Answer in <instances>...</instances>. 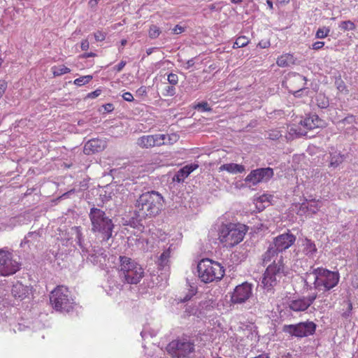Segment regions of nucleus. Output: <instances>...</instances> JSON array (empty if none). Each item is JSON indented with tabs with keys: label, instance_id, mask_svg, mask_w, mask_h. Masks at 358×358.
Wrapping results in <instances>:
<instances>
[{
	"label": "nucleus",
	"instance_id": "59",
	"mask_svg": "<svg viewBox=\"0 0 358 358\" xmlns=\"http://www.w3.org/2000/svg\"><path fill=\"white\" fill-rule=\"evenodd\" d=\"M95 56H96V54L91 52L83 54L82 55H80V57L81 58H87V57H95Z\"/></svg>",
	"mask_w": 358,
	"mask_h": 358
},
{
	"label": "nucleus",
	"instance_id": "20",
	"mask_svg": "<svg viewBox=\"0 0 358 358\" xmlns=\"http://www.w3.org/2000/svg\"><path fill=\"white\" fill-rule=\"evenodd\" d=\"M318 267H310V270L307 271L303 277V289L306 292L312 291L313 289L317 290L318 284Z\"/></svg>",
	"mask_w": 358,
	"mask_h": 358
},
{
	"label": "nucleus",
	"instance_id": "50",
	"mask_svg": "<svg viewBox=\"0 0 358 358\" xmlns=\"http://www.w3.org/2000/svg\"><path fill=\"white\" fill-rule=\"evenodd\" d=\"M271 43L269 41H261L259 42L257 46L261 48H266L270 46Z\"/></svg>",
	"mask_w": 358,
	"mask_h": 358
},
{
	"label": "nucleus",
	"instance_id": "60",
	"mask_svg": "<svg viewBox=\"0 0 358 358\" xmlns=\"http://www.w3.org/2000/svg\"><path fill=\"white\" fill-rule=\"evenodd\" d=\"M7 83L5 80H0V90H6Z\"/></svg>",
	"mask_w": 358,
	"mask_h": 358
},
{
	"label": "nucleus",
	"instance_id": "32",
	"mask_svg": "<svg viewBox=\"0 0 358 358\" xmlns=\"http://www.w3.org/2000/svg\"><path fill=\"white\" fill-rule=\"evenodd\" d=\"M170 257V248L164 250L157 261V265L160 269H164L168 266Z\"/></svg>",
	"mask_w": 358,
	"mask_h": 358
},
{
	"label": "nucleus",
	"instance_id": "52",
	"mask_svg": "<svg viewBox=\"0 0 358 358\" xmlns=\"http://www.w3.org/2000/svg\"><path fill=\"white\" fill-rule=\"evenodd\" d=\"M90 47V43L87 40H83L81 42L80 48L82 50H87Z\"/></svg>",
	"mask_w": 358,
	"mask_h": 358
},
{
	"label": "nucleus",
	"instance_id": "18",
	"mask_svg": "<svg viewBox=\"0 0 358 358\" xmlns=\"http://www.w3.org/2000/svg\"><path fill=\"white\" fill-rule=\"evenodd\" d=\"M90 248L89 252H85V255H83V257H86L87 259L94 265L103 264L107 257L106 251L99 245L90 246Z\"/></svg>",
	"mask_w": 358,
	"mask_h": 358
},
{
	"label": "nucleus",
	"instance_id": "33",
	"mask_svg": "<svg viewBox=\"0 0 358 358\" xmlns=\"http://www.w3.org/2000/svg\"><path fill=\"white\" fill-rule=\"evenodd\" d=\"M51 69L54 76H59L70 71V69L64 65L54 66Z\"/></svg>",
	"mask_w": 358,
	"mask_h": 358
},
{
	"label": "nucleus",
	"instance_id": "19",
	"mask_svg": "<svg viewBox=\"0 0 358 358\" xmlns=\"http://www.w3.org/2000/svg\"><path fill=\"white\" fill-rule=\"evenodd\" d=\"M317 296V293H312L306 297L292 300L289 303V308L295 312L305 311L313 304Z\"/></svg>",
	"mask_w": 358,
	"mask_h": 358
},
{
	"label": "nucleus",
	"instance_id": "38",
	"mask_svg": "<svg viewBox=\"0 0 358 358\" xmlns=\"http://www.w3.org/2000/svg\"><path fill=\"white\" fill-rule=\"evenodd\" d=\"M77 243L78 244V245L80 246V248L82 250V255H85V252H89V248H87L86 246V245L84 244V241H83V238L82 237V234L80 233H78V235H77Z\"/></svg>",
	"mask_w": 358,
	"mask_h": 358
},
{
	"label": "nucleus",
	"instance_id": "23",
	"mask_svg": "<svg viewBox=\"0 0 358 358\" xmlns=\"http://www.w3.org/2000/svg\"><path fill=\"white\" fill-rule=\"evenodd\" d=\"M120 265V277L123 278V275H126L127 273L134 268V266H137L138 264L131 258L125 256H120L119 257Z\"/></svg>",
	"mask_w": 358,
	"mask_h": 358
},
{
	"label": "nucleus",
	"instance_id": "40",
	"mask_svg": "<svg viewBox=\"0 0 358 358\" xmlns=\"http://www.w3.org/2000/svg\"><path fill=\"white\" fill-rule=\"evenodd\" d=\"M194 108L199 112H207L211 110V108L208 106V103L205 101L198 103L194 106Z\"/></svg>",
	"mask_w": 358,
	"mask_h": 358
},
{
	"label": "nucleus",
	"instance_id": "61",
	"mask_svg": "<svg viewBox=\"0 0 358 358\" xmlns=\"http://www.w3.org/2000/svg\"><path fill=\"white\" fill-rule=\"evenodd\" d=\"M279 358H292V355L289 352H287L281 355Z\"/></svg>",
	"mask_w": 358,
	"mask_h": 358
},
{
	"label": "nucleus",
	"instance_id": "16",
	"mask_svg": "<svg viewBox=\"0 0 358 358\" xmlns=\"http://www.w3.org/2000/svg\"><path fill=\"white\" fill-rule=\"evenodd\" d=\"M295 241L296 236L288 231L274 238L271 245L278 252H282L292 246Z\"/></svg>",
	"mask_w": 358,
	"mask_h": 358
},
{
	"label": "nucleus",
	"instance_id": "47",
	"mask_svg": "<svg viewBox=\"0 0 358 358\" xmlns=\"http://www.w3.org/2000/svg\"><path fill=\"white\" fill-rule=\"evenodd\" d=\"M185 30V27H182L179 24H177L175 26V27L172 29V33L173 34H180L182 32H184Z\"/></svg>",
	"mask_w": 358,
	"mask_h": 358
},
{
	"label": "nucleus",
	"instance_id": "4",
	"mask_svg": "<svg viewBox=\"0 0 358 358\" xmlns=\"http://www.w3.org/2000/svg\"><path fill=\"white\" fill-rule=\"evenodd\" d=\"M198 277L205 283L220 280L224 275V267L218 262L203 259L197 264Z\"/></svg>",
	"mask_w": 358,
	"mask_h": 358
},
{
	"label": "nucleus",
	"instance_id": "64",
	"mask_svg": "<svg viewBox=\"0 0 358 358\" xmlns=\"http://www.w3.org/2000/svg\"><path fill=\"white\" fill-rule=\"evenodd\" d=\"M243 1V0H231V2L234 4H239Z\"/></svg>",
	"mask_w": 358,
	"mask_h": 358
},
{
	"label": "nucleus",
	"instance_id": "45",
	"mask_svg": "<svg viewBox=\"0 0 358 358\" xmlns=\"http://www.w3.org/2000/svg\"><path fill=\"white\" fill-rule=\"evenodd\" d=\"M147 94V91H136L135 101H141Z\"/></svg>",
	"mask_w": 358,
	"mask_h": 358
},
{
	"label": "nucleus",
	"instance_id": "21",
	"mask_svg": "<svg viewBox=\"0 0 358 358\" xmlns=\"http://www.w3.org/2000/svg\"><path fill=\"white\" fill-rule=\"evenodd\" d=\"M106 148V142L101 139L93 138L88 141L85 146L83 152L90 155L102 151Z\"/></svg>",
	"mask_w": 358,
	"mask_h": 358
},
{
	"label": "nucleus",
	"instance_id": "41",
	"mask_svg": "<svg viewBox=\"0 0 358 358\" xmlns=\"http://www.w3.org/2000/svg\"><path fill=\"white\" fill-rule=\"evenodd\" d=\"M196 293V290L194 288H192L191 289L189 290L188 293L186 294V295L184 296V298L180 299V301L182 303H185V302L189 301L192 299V297L194 295H195Z\"/></svg>",
	"mask_w": 358,
	"mask_h": 358
},
{
	"label": "nucleus",
	"instance_id": "7",
	"mask_svg": "<svg viewBox=\"0 0 358 358\" xmlns=\"http://www.w3.org/2000/svg\"><path fill=\"white\" fill-rule=\"evenodd\" d=\"M282 257L280 256L278 261H275L266 269L262 280L264 289L266 292H273V287L282 277L283 273Z\"/></svg>",
	"mask_w": 358,
	"mask_h": 358
},
{
	"label": "nucleus",
	"instance_id": "28",
	"mask_svg": "<svg viewBox=\"0 0 358 358\" xmlns=\"http://www.w3.org/2000/svg\"><path fill=\"white\" fill-rule=\"evenodd\" d=\"M278 66L280 67H287L296 64V58L293 55L287 53L281 55L277 59Z\"/></svg>",
	"mask_w": 358,
	"mask_h": 358
},
{
	"label": "nucleus",
	"instance_id": "1",
	"mask_svg": "<svg viewBox=\"0 0 358 358\" xmlns=\"http://www.w3.org/2000/svg\"><path fill=\"white\" fill-rule=\"evenodd\" d=\"M164 197L157 191H148L141 194L134 203V225H143L141 222L158 216L164 207Z\"/></svg>",
	"mask_w": 358,
	"mask_h": 358
},
{
	"label": "nucleus",
	"instance_id": "3",
	"mask_svg": "<svg viewBox=\"0 0 358 358\" xmlns=\"http://www.w3.org/2000/svg\"><path fill=\"white\" fill-rule=\"evenodd\" d=\"M247 231L248 229L244 224H222L219 229L218 239L224 247L232 248L243 241Z\"/></svg>",
	"mask_w": 358,
	"mask_h": 358
},
{
	"label": "nucleus",
	"instance_id": "51",
	"mask_svg": "<svg viewBox=\"0 0 358 358\" xmlns=\"http://www.w3.org/2000/svg\"><path fill=\"white\" fill-rule=\"evenodd\" d=\"M126 65V62L121 61L117 65L115 66V70L117 72H120L122 70V69Z\"/></svg>",
	"mask_w": 358,
	"mask_h": 358
},
{
	"label": "nucleus",
	"instance_id": "2",
	"mask_svg": "<svg viewBox=\"0 0 358 358\" xmlns=\"http://www.w3.org/2000/svg\"><path fill=\"white\" fill-rule=\"evenodd\" d=\"M91 222V231L103 244L113 237L115 224L106 212L93 206L89 213Z\"/></svg>",
	"mask_w": 358,
	"mask_h": 358
},
{
	"label": "nucleus",
	"instance_id": "27",
	"mask_svg": "<svg viewBox=\"0 0 358 358\" xmlns=\"http://www.w3.org/2000/svg\"><path fill=\"white\" fill-rule=\"evenodd\" d=\"M220 171H226L232 174L241 173L245 171V166L241 164L229 163L224 164L220 166Z\"/></svg>",
	"mask_w": 358,
	"mask_h": 358
},
{
	"label": "nucleus",
	"instance_id": "36",
	"mask_svg": "<svg viewBox=\"0 0 358 358\" xmlns=\"http://www.w3.org/2000/svg\"><path fill=\"white\" fill-rule=\"evenodd\" d=\"M330 28L327 27H320L315 34V38L322 39L329 36Z\"/></svg>",
	"mask_w": 358,
	"mask_h": 358
},
{
	"label": "nucleus",
	"instance_id": "5",
	"mask_svg": "<svg viewBox=\"0 0 358 358\" xmlns=\"http://www.w3.org/2000/svg\"><path fill=\"white\" fill-rule=\"evenodd\" d=\"M194 341L183 334L171 341L166 346L167 353L173 358H186L194 352Z\"/></svg>",
	"mask_w": 358,
	"mask_h": 358
},
{
	"label": "nucleus",
	"instance_id": "12",
	"mask_svg": "<svg viewBox=\"0 0 358 358\" xmlns=\"http://www.w3.org/2000/svg\"><path fill=\"white\" fill-rule=\"evenodd\" d=\"M252 295V285L245 282L237 285L231 295V301L234 304H241Z\"/></svg>",
	"mask_w": 358,
	"mask_h": 358
},
{
	"label": "nucleus",
	"instance_id": "39",
	"mask_svg": "<svg viewBox=\"0 0 358 358\" xmlns=\"http://www.w3.org/2000/svg\"><path fill=\"white\" fill-rule=\"evenodd\" d=\"M161 33V31L159 29V28L155 25V24H152L150 27V29H149V37L150 38H157L159 34Z\"/></svg>",
	"mask_w": 358,
	"mask_h": 358
},
{
	"label": "nucleus",
	"instance_id": "48",
	"mask_svg": "<svg viewBox=\"0 0 358 358\" xmlns=\"http://www.w3.org/2000/svg\"><path fill=\"white\" fill-rule=\"evenodd\" d=\"M324 45V42L323 41H316L312 45V48L315 50H318L322 49Z\"/></svg>",
	"mask_w": 358,
	"mask_h": 358
},
{
	"label": "nucleus",
	"instance_id": "55",
	"mask_svg": "<svg viewBox=\"0 0 358 358\" xmlns=\"http://www.w3.org/2000/svg\"><path fill=\"white\" fill-rule=\"evenodd\" d=\"M100 0H90L89 2H88V6L91 8H94L96 7L99 1Z\"/></svg>",
	"mask_w": 358,
	"mask_h": 358
},
{
	"label": "nucleus",
	"instance_id": "34",
	"mask_svg": "<svg viewBox=\"0 0 358 358\" xmlns=\"http://www.w3.org/2000/svg\"><path fill=\"white\" fill-rule=\"evenodd\" d=\"M338 27L343 30V31H353L355 29L356 26L353 22L351 20H345L341 22V23L338 25Z\"/></svg>",
	"mask_w": 358,
	"mask_h": 358
},
{
	"label": "nucleus",
	"instance_id": "11",
	"mask_svg": "<svg viewBox=\"0 0 358 358\" xmlns=\"http://www.w3.org/2000/svg\"><path fill=\"white\" fill-rule=\"evenodd\" d=\"M323 121L316 114H312L307 116L303 120L300 121L301 126H294L289 129V134L295 135L296 137L305 136L308 130L322 126Z\"/></svg>",
	"mask_w": 358,
	"mask_h": 358
},
{
	"label": "nucleus",
	"instance_id": "54",
	"mask_svg": "<svg viewBox=\"0 0 358 358\" xmlns=\"http://www.w3.org/2000/svg\"><path fill=\"white\" fill-rule=\"evenodd\" d=\"M219 3H212L208 6V8L210 10V11H220L222 8H217V5Z\"/></svg>",
	"mask_w": 358,
	"mask_h": 358
},
{
	"label": "nucleus",
	"instance_id": "44",
	"mask_svg": "<svg viewBox=\"0 0 358 358\" xmlns=\"http://www.w3.org/2000/svg\"><path fill=\"white\" fill-rule=\"evenodd\" d=\"M106 34L103 31H97L94 33V38H95L96 41H104L106 38Z\"/></svg>",
	"mask_w": 358,
	"mask_h": 358
},
{
	"label": "nucleus",
	"instance_id": "30",
	"mask_svg": "<svg viewBox=\"0 0 358 358\" xmlns=\"http://www.w3.org/2000/svg\"><path fill=\"white\" fill-rule=\"evenodd\" d=\"M278 253L279 252L273 247V245H270L268 250L262 255L263 264H266L273 259V261H275V258L278 257Z\"/></svg>",
	"mask_w": 358,
	"mask_h": 358
},
{
	"label": "nucleus",
	"instance_id": "26",
	"mask_svg": "<svg viewBox=\"0 0 358 358\" xmlns=\"http://www.w3.org/2000/svg\"><path fill=\"white\" fill-rule=\"evenodd\" d=\"M301 247L302 252L308 257H313L317 252L315 243L308 238L302 241Z\"/></svg>",
	"mask_w": 358,
	"mask_h": 358
},
{
	"label": "nucleus",
	"instance_id": "56",
	"mask_svg": "<svg viewBox=\"0 0 358 358\" xmlns=\"http://www.w3.org/2000/svg\"><path fill=\"white\" fill-rule=\"evenodd\" d=\"M100 94V91H92L91 93L87 94L88 98L94 99L97 97Z\"/></svg>",
	"mask_w": 358,
	"mask_h": 358
},
{
	"label": "nucleus",
	"instance_id": "42",
	"mask_svg": "<svg viewBox=\"0 0 358 358\" xmlns=\"http://www.w3.org/2000/svg\"><path fill=\"white\" fill-rule=\"evenodd\" d=\"M347 310L342 314V317L345 319H348L351 316L352 310V303L350 301H347Z\"/></svg>",
	"mask_w": 358,
	"mask_h": 358
},
{
	"label": "nucleus",
	"instance_id": "37",
	"mask_svg": "<svg viewBox=\"0 0 358 358\" xmlns=\"http://www.w3.org/2000/svg\"><path fill=\"white\" fill-rule=\"evenodd\" d=\"M92 79V76H90V75L81 76V77L76 79L74 80L73 83L78 87H81V86L88 83Z\"/></svg>",
	"mask_w": 358,
	"mask_h": 358
},
{
	"label": "nucleus",
	"instance_id": "29",
	"mask_svg": "<svg viewBox=\"0 0 358 358\" xmlns=\"http://www.w3.org/2000/svg\"><path fill=\"white\" fill-rule=\"evenodd\" d=\"M312 101L322 109L327 108L329 106V98L322 92L317 93Z\"/></svg>",
	"mask_w": 358,
	"mask_h": 358
},
{
	"label": "nucleus",
	"instance_id": "25",
	"mask_svg": "<svg viewBox=\"0 0 358 358\" xmlns=\"http://www.w3.org/2000/svg\"><path fill=\"white\" fill-rule=\"evenodd\" d=\"M198 165L195 164H191L186 165L181 168L175 175L173 180L180 182L183 181L189 175L198 168Z\"/></svg>",
	"mask_w": 358,
	"mask_h": 358
},
{
	"label": "nucleus",
	"instance_id": "58",
	"mask_svg": "<svg viewBox=\"0 0 358 358\" xmlns=\"http://www.w3.org/2000/svg\"><path fill=\"white\" fill-rule=\"evenodd\" d=\"M195 62H194V58H192L190 59H189L187 62H186V64H187V66L185 67L187 69L192 67L194 65Z\"/></svg>",
	"mask_w": 358,
	"mask_h": 358
},
{
	"label": "nucleus",
	"instance_id": "57",
	"mask_svg": "<svg viewBox=\"0 0 358 358\" xmlns=\"http://www.w3.org/2000/svg\"><path fill=\"white\" fill-rule=\"evenodd\" d=\"M280 136L281 135L280 134V133L278 131H273V134H269V138L271 139L275 140V139H278Z\"/></svg>",
	"mask_w": 358,
	"mask_h": 358
},
{
	"label": "nucleus",
	"instance_id": "8",
	"mask_svg": "<svg viewBox=\"0 0 358 358\" xmlns=\"http://www.w3.org/2000/svg\"><path fill=\"white\" fill-rule=\"evenodd\" d=\"M317 290L328 292L335 287L339 282L338 271H332L323 267H318Z\"/></svg>",
	"mask_w": 358,
	"mask_h": 358
},
{
	"label": "nucleus",
	"instance_id": "15",
	"mask_svg": "<svg viewBox=\"0 0 358 358\" xmlns=\"http://www.w3.org/2000/svg\"><path fill=\"white\" fill-rule=\"evenodd\" d=\"M170 141L169 136L165 134H154L143 136L138 138L137 144L143 148H149L155 146H160L166 143V140Z\"/></svg>",
	"mask_w": 358,
	"mask_h": 358
},
{
	"label": "nucleus",
	"instance_id": "31",
	"mask_svg": "<svg viewBox=\"0 0 358 358\" xmlns=\"http://www.w3.org/2000/svg\"><path fill=\"white\" fill-rule=\"evenodd\" d=\"M345 157L337 151L330 152L329 166L336 168L344 161Z\"/></svg>",
	"mask_w": 358,
	"mask_h": 358
},
{
	"label": "nucleus",
	"instance_id": "24",
	"mask_svg": "<svg viewBox=\"0 0 358 358\" xmlns=\"http://www.w3.org/2000/svg\"><path fill=\"white\" fill-rule=\"evenodd\" d=\"M30 289L28 286H25L20 282L15 283L11 289L12 296L20 301L28 296Z\"/></svg>",
	"mask_w": 358,
	"mask_h": 358
},
{
	"label": "nucleus",
	"instance_id": "14",
	"mask_svg": "<svg viewBox=\"0 0 358 358\" xmlns=\"http://www.w3.org/2000/svg\"><path fill=\"white\" fill-rule=\"evenodd\" d=\"M42 245V236L39 231L29 232L20 243V247L27 252L38 250Z\"/></svg>",
	"mask_w": 358,
	"mask_h": 358
},
{
	"label": "nucleus",
	"instance_id": "22",
	"mask_svg": "<svg viewBox=\"0 0 358 358\" xmlns=\"http://www.w3.org/2000/svg\"><path fill=\"white\" fill-rule=\"evenodd\" d=\"M143 275V269L140 264H138L137 266H134V268L129 271V273H127V274L123 275V278L121 279L129 284H137L140 282Z\"/></svg>",
	"mask_w": 358,
	"mask_h": 358
},
{
	"label": "nucleus",
	"instance_id": "53",
	"mask_svg": "<svg viewBox=\"0 0 358 358\" xmlns=\"http://www.w3.org/2000/svg\"><path fill=\"white\" fill-rule=\"evenodd\" d=\"M307 209L308 211L311 212L312 213H316L318 210V208L317 207V205H313V204H310L308 206H307Z\"/></svg>",
	"mask_w": 358,
	"mask_h": 358
},
{
	"label": "nucleus",
	"instance_id": "6",
	"mask_svg": "<svg viewBox=\"0 0 358 358\" xmlns=\"http://www.w3.org/2000/svg\"><path fill=\"white\" fill-rule=\"evenodd\" d=\"M50 301L52 307L61 312H69L75 304L70 291L64 286H57L52 291Z\"/></svg>",
	"mask_w": 358,
	"mask_h": 358
},
{
	"label": "nucleus",
	"instance_id": "9",
	"mask_svg": "<svg viewBox=\"0 0 358 358\" xmlns=\"http://www.w3.org/2000/svg\"><path fill=\"white\" fill-rule=\"evenodd\" d=\"M317 325L311 321L299 322L295 324H285L282 331L292 337L303 338L315 334Z\"/></svg>",
	"mask_w": 358,
	"mask_h": 358
},
{
	"label": "nucleus",
	"instance_id": "62",
	"mask_svg": "<svg viewBox=\"0 0 358 358\" xmlns=\"http://www.w3.org/2000/svg\"><path fill=\"white\" fill-rule=\"evenodd\" d=\"M266 3L271 10L273 9V2L271 0H266Z\"/></svg>",
	"mask_w": 358,
	"mask_h": 358
},
{
	"label": "nucleus",
	"instance_id": "10",
	"mask_svg": "<svg viewBox=\"0 0 358 358\" xmlns=\"http://www.w3.org/2000/svg\"><path fill=\"white\" fill-rule=\"evenodd\" d=\"M21 264L13 259V254L5 248L0 249V275L8 276L20 270Z\"/></svg>",
	"mask_w": 358,
	"mask_h": 358
},
{
	"label": "nucleus",
	"instance_id": "13",
	"mask_svg": "<svg viewBox=\"0 0 358 358\" xmlns=\"http://www.w3.org/2000/svg\"><path fill=\"white\" fill-rule=\"evenodd\" d=\"M273 170L270 167L259 168L252 170L245 178L246 182L257 185L260 182H267L273 176Z\"/></svg>",
	"mask_w": 358,
	"mask_h": 358
},
{
	"label": "nucleus",
	"instance_id": "49",
	"mask_svg": "<svg viewBox=\"0 0 358 358\" xmlns=\"http://www.w3.org/2000/svg\"><path fill=\"white\" fill-rule=\"evenodd\" d=\"M104 109V113H111L114 110V106L112 103H106L102 106Z\"/></svg>",
	"mask_w": 358,
	"mask_h": 358
},
{
	"label": "nucleus",
	"instance_id": "46",
	"mask_svg": "<svg viewBox=\"0 0 358 358\" xmlns=\"http://www.w3.org/2000/svg\"><path fill=\"white\" fill-rule=\"evenodd\" d=\"M122 98L127 101H134L136 100L135 96L129 92H127L122 94Z\"/></svg>",
	"mask_w": 358,
	"mask_h": 358
},
{
	"label": "nucleus",
	"instance_id": "17",
	"mask_svg": "<svg viewBox=\"0 0 358 358\" xmlns=\"http://www.w3.org/2000/svg\"><path fill=\"white\" fill-rule=\"evenodd\" d=\"M27 221L24 214L0 217V230H12L15 227L27 224Z\"/></svg>",
	"mask_w": 358,
	"mask_h": 358
},
{
	"label": "nucleus",
	"instance_id": "35",
	"mask_svg": "<svg viewBox=\"0 0 358 358\" xmlns=\"http://www.w3.org/2000/svg\"><path fill=\"white\" fill-rule=\"evenodd\" d=\"M249 39L245 36H241L238 37L233 45L234 48H243L249 43Z\"/></svg>",
	"mask_w": 358,
	"mask_h": 358
},
{
	"label": "nucleus",
	"instance_id": "63",
	"mask_svg": "<svg viewBox=\"0 0 358 358\" xmlns=\"http://www.w3.org/2000/svg\"><path fill=\"white\" fill-rule=\"evenodd\" d=\"M301 91H294L293 92V95L295 96V97H298V96H300L301 94Z\"/></svg>",
	"mask_w": 358,
	"mask_h": 358
},
{
	"label": "nucleus",
	"instance_id": "43",
	"mask_svg": "<svg viewBox=\"0 0 358 358\" xmlns=\"http://www.w3.org/2000/svg\"><path fill=\"white\" fill-rule=\"evenodd\" d=\"M168 81L171 85H176L178 81V77L177 74L175 73H170L168 76Z\"/></svg>",
	"mask_w": 358,
	"mask_h": 358
}]
</instances>
